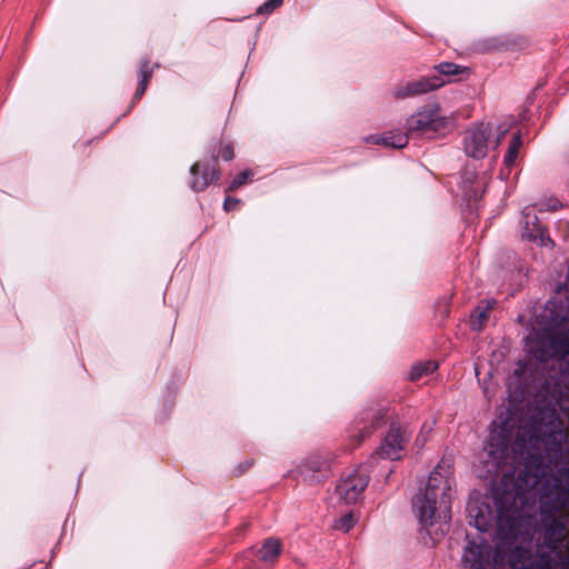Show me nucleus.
Wrapping results in <instances>:
<instances>
[{
    "instance_id": "obj_1",
    "label": "nucleus",
    "mask_w": 569,
    "mask_h": 569,
    "mask_svg": "<svg viewBox=\"0 0 569 569\" xmlns=\"http://www.w3.org/2000/svg\"><path fill=\"white\" fill-rule=\"evenodd\" d=\"M525 460L516 479L513 472L503 473L493 491V507L488 498L471 499L467 506L471 526L480 532L496 526L497 548L515 550L520 556L527 553L518 545L526 522L523 508L533 498L531 491L540 483L546 471L537 455L530 453Z\"/></svg>"
},
{
    "instance_id": "obj_2",
    "label": "nucleus",
    "mask_w": 569,
    "mask_h": 569,
    "mask_svg": "<svg viewBox=\"0 0 569 569\" xmlns=\"http://www.w3.org/2000/svg\"><path fill=\"white\" fill-rule=\"evenodd\" d=\"M539 535L541 532L539 531ZM541 549L536 552V558L527 563L526 556H520L515 550L498 549L491 561V546L483 539L479 542L470 541L463 550L462 563L468 569H569V565H561L558 558L559 549L546 545L542 536Z\"/></svg>"
},
{
    "instance_id": "obj_3",
    "label": "nucleus",
    "mask_w": 569,
    "mask_h": 569,
    "mask_svg": "<svg viewBox=\"0 0 569 569\" xmlns=\"http://www.w3.org/2000/svg\"><path fill=\"white\" fill-rule=\"evenodd\" d=\"M452 486L453 479L449 470L439 465L430 473L425 490L413 498V512L426 530L439 525V530L443 535L449 529L451 500L455 493Z\"/></svg>"
},
{
    "instance_id": "obj_4",
    "label": "nucleus",
    "mask_w": 569,
    "mask_h": 569,
    "mask_svg": "<svg viewBox=\"0 0 569 569\" xmlns=\"http://www.w3.org/2000/svg\"><path fill=\"white\" fill-rule=\"evenodd\" d=\"M453 127V119L439 103H427L410 114L405 128L411 137L433 138L445 134Z\"/></svg>"
},
{
    "instance_id": "obj_5",
    "label": "nucleus",
    "mask_w": 569,
    "mask_h": 569,
    "mask_svg": "<svg viewBox=\"0 0 569 569\" xmlns=\"http://www.w3.org/2000/svg\"><path fill=\"white\" fill-rule=\"evenodd\" d=\"M530 351L540 362L557 361L561 378L569 380V329L539 337Z\"/></svg>"
},
{
    "instance_id": "obj_6",
    "label": "nucleus",
    "mask_w": 569,
    "mask_h": 569,
    "mask_svg": "<svg viewBox=\"0 0 569 569\" xmlns=\"http://www.w3.org/2000/svg\"><path fill=\"white\" fill-rule=\"evenodd\" d=\"M369 466L361 465L347 477L342 478L336 487V492L346 503H356L362 496L370 479Z\"/></svg>"
},
{
    "instance_id": "obj_7",
    "label": "nucleus",
    "mask_w": 569,
    "mask_h": 569,
    "mask_svg": "<svg viewBox=\"0 0 569 569\" xmlns=\"http://www.w3.org/2000/svg\"><path fill=\"white\" fill-rule=\"evenodd\" d=\"M491 128L488 123H478L468 129L463 138L465 153L473 159H482L487 156Z\"/></svg>"
},
{
    "instance_id": "obj_8",
    "label": "nucleus",
    "mask_w": 569,
    "mask_h": 569,
    "mask_svg": "<svg viewBox=\"0 0 569 569\" xmlns=\"http://www.w3.org/2000/svg\"><path fill=\"white\" fill-rule=\"evenodd\" d=\"M521 237L522 239L537 242L541 247L553 246V241L540 223L531 206H527L522 210Z\"/></svg>"
},
{
    "instance_id": "obj_9",
    "label": "nucleus",
    "mask_w": 569,
    "mask_h": 569,
    "mask_svg": "<svg viewBox=\"0 0 569 569\" xmlns=\"http://www.w3.org/2000/svg\"><path fill=\"white\" fill-rule=\"evenodd\" d=\"M445 80L440 76H427L408 81L395 88L393 94L398 99L411 98L435 91L445 86Z\"/></svg>"
},
{
    "instance_id": "obj_10",
    "label": "nucleus",
    "mask_w": 569,
    "mask_h": 569,
    "mask_svg": "<svg viewBox=\"0 0 569 569\" xmlns=\"http://www.w3.org/2000/svg\"><path fill=\"white\" fill-rule=\"evenodd\" d=\"M405 438L398 427H391L376 453L381 458L397 460L401 457Z\"/></svg>"
},
{
    "instance_id": "obj_11",
    "label": "nucleus",
    "mask_w": 569,
    "mask_h": 569,
    "mask_svg": "<svg viewBox=\"0 0 569 569\" xmlns=\"http://www.w3.org/2000/svg\"><path fill=\"white\" fill-rule=\"evenodd\" d=\"M330 463L321 456H312L308 458L301 466L300 473L305 480L320 481L329 476Z\"/></svg>"
},
{
    "instance_id": "obj_12",
    "label": "nucleus",
    "mask_w": 569,
    "mask_h": 569,
    "mask_svg": "<svg viewBox=\"0 0 569 569\" xmlns=\"http://www.w3.org/2000/svg\"><path fill=\"white\" fill-rule=\"evenodd\" d=\"M190 173L192 177L190 187L197 192L204 190L211 182L219 179V170L214 164L202 168L200 163H194Z\"/></svg>"
},
{
    "instance_id": "obj_13",
    "label": "nucleus",
    "mask_w": 569,
    "mask_h": 569,
    "mask_svg": "<svg viewBox=\"0 0 569 569\" xmlns=\"http://www.w3.org/2000/svg\"><path fill=\"white\" fill-rule=\"evenodd\" d=\"M411 137L408 131H389L383 134H372L366 138L367 142L382 144L385 147L401 149L408 144V138Z\"/></svg>"
},
{
    "instance_id": "obj_14",
    "label": "nucleus",
    "mask_w": 569,
    "mask_h": 569,
    "mask_svg": "<svg viewBox=\"0 0 569 569\" xmlns=\"http://www.w3.org/2000/svg\"><path fill=\"white\" fill-rule=\"evenodd\" d=\"M281 552V542L276 538H268L258 551L259 558L264 562L273 563Z\"/></svg>"
},
{
    "instance_id": "obj_15",
    "label": "nucleus",
    "mask_w": 569,
    "mask_h": 569,
    "mask_svg": "<svg viewBox=\"0 0 569 569\" xmlns=\"http://www.w3.org/2000/svg\"><path fill=\"white\" fill-rule=\"evenodd\" d=\"M382 420V415L380 411H368L363 413V417L361 418V423L363 426H359V436H358V442H360L366 436H368L371 432V429H375L380 426Z\"/></svg>"
},
{
    "instance_id": "obj_16",
    "label": "nucleus",
    "mask_w": 569,
    "mask_h": 569,
    "mask_svg": "<svg viewBox=\"0 0 569 569\" xmlns=\"http://www.w3.org/2000/svg\"><path fill=\"white\" fill-rule=\"evenodd\" d=\"M438 368L437 362L435 361H423L418 362L412 366L411 370L409 371V379L412 381H417L420 378L428 376L432 372H435Z\"/></svg>"
},
{
    "instance_id": "obj_17",
    "label": "nucleus",
    "mask_w": 569,
    "mask_h": 569,
    "mask_svg": "<svg viewBox=\"0 0 569 569\" xmlns=\"http://www.w3.org/2000/svg\"><path fill=\"white\" fill-rule=\"evenodd\" d=\"M490 307H491L490 303H488V306L486 308L478 307L476 309L475 313L471 315L470 326H471L472 330L479 331L482 329L483 323L489 318L488 312H489Z\"/></svg>"
},
{
    "instance_id": "obj_18",
    "label": "nucleus",
    "mask_w": 569,
    "mask_h": 569,
    "mask_svg": "<svg viewBox=\"0 0 569 569\" xmlns=\"http://www.w3.org/2000/svg\"><path fill=\"white\" fill-rule=\"evenodd\" d=\"M520 147H521V138H520V134L517 133L512 137V139L509 143V147H508V152L505 156L503 161H505L506 166H512L515 163Z\"/></svg>"
},
{
    "instance_id": "obj_19",
    "label": "nucleus",
    "mask_w": 569,
    "mask_h": 569,
    "mask_svg": "<svg viewBox=\"0 0 569 569\" xmlns=\"http://www.w3.org/2000/svg\"><path fill=\"white\" fill-rule=\"evenodd\" d=\"M355 523H356V518L350 512V513L342 516L338 520H336L335 528L338 530H341L343 532H348L355 526Z\"/></svg>"
},
{
    "instance_id": "obj_20",
    "label": "nucleus",
    "mask_w": 569,
    "mask_h": 569,
    "mask_svg": "<svg viewBox=\"0 0 569 569\" xmlns=\"http://www.w3.org/2000/svg\"><path fill=\"white\" fill-rule=\"evenodd\" d=\"M438 76L443 79V76H456L460 72V66L452 62H442L436 67Z\"/></svg>"
},
{
    "instance_id": "obj_21",
    "label": "nucleus",
    "mask_w": 569,
    "mask_h": 569,
    "mask_svg": "<svg viewBox=\"0 0 569 569\" xmlns=\"http://www.w3.org/2000/svg\"><path fill=\"white\" fill-rule=\"evenodd\" d=\"M253 176L251 170H244L237 174V177L230 182L229 190H236L247 183Z\"/></svg>"
},
{
    "instance_id": "obj_22",
    "label": "nucleus",
    "mask_w": 569,
    "mask_h": 569,
    "mask_svg": "<svg viewBox=\"0 0 569 569\" xmlns=\"http://www.w3.org/2000/svg\"><path fill=\"white\" fill-rule=\"evenodd\" d=\"M153 69L150 67V62L148 59H142L140 61V69H139V82L148 84L151 76H152Z\"/></svg>"
},
{
    "instance_id": "obj_23",
    "label": "nucleus",
    "mask_w": 569,
    "mask_h": 569,
    "mask_svg": "<svg viewBox=\"0 0 569 569\" xmlns=\"http://www.w3.org/2000/svg\"><path fill=\"white\" fill-rule=\"evenodd\" d=\"M283 0H268L257 9V13H270L282 4Z\"/></svg>"
},
{
    "instance_id": "obj_24",
    "label": "nucleus",
    "mask_w": 569,
    "mask_h": 569,
    "mask_svg": "<svg viewBox=\"0 0 569 569\" xmlns=\"http://www.w3.org/2000/svg\"><path fill=\"white\" fill-rule=\"evenodd\" d=\"M220 156L223 160L229 161L233 159V148L231 144H226L220 150Z\"/></svg>"
},
{
    "instance_id": "obj_25",
    "label": "nucleus",
    "mask_w": 569,
    "mask_h": 569,
    "mask_svg": "<svg viewBox=\"0 0 569 569\" xmlns=\"http://www.w3.org/2000/svg\"><path fill=\"white\" fill-rule=\"evenodd\" d=\"M239 204V200L236 198L227 197L223 202V208L226 211H230L234 209Z\"/></svg>"
},
{
    "instance_id": "obj_26",
    "label": "nucleus",
    "mask_w": 569,
    "mask_h": 569,
    "mask_svg": "<svg viewBox=\"0 0 569 569\" xmlns=\"http://www.w3.org/2000/svg\"><path fill=\"white\" fill-rule=\"evenodd\" d=\"M147 86L148 84L139 82L138 88L134 92V99H140L144 94Z\"/></svg>"
},
{
    "instance_id": "obj_27",
    "label": "nucleus",
    "mask_w": 569,
    "mask_h": 569,
    "mask_svg": "<svg viewBox=\"0 0 569 569\" xmlns=\"http://www.w3.org/2000/svg\"><path fill=\"white\" fill-rule=\"evenodd\" d=\"M548 210H557L560 207L558 200H549L546 204H543Z\"/></svg>"
},
{
    "instance_id": "obj_28",
    "label": "nucleus",
    "mask_w": 569,
    "mask_h": 569,
    "mask_svg": "<svg viewBox=\"0 0 569 569\" xmlns=\"http://www.w3.org/2000/svg\"><path fill=\"white\" fill-rule=\"evenodd\" d=\"M506 132H507V129H503V130H502V132H501V134L498 137L496 144H499V143H500V139L502 138V136H503Z\"/></svg>"
}]
</instances>
